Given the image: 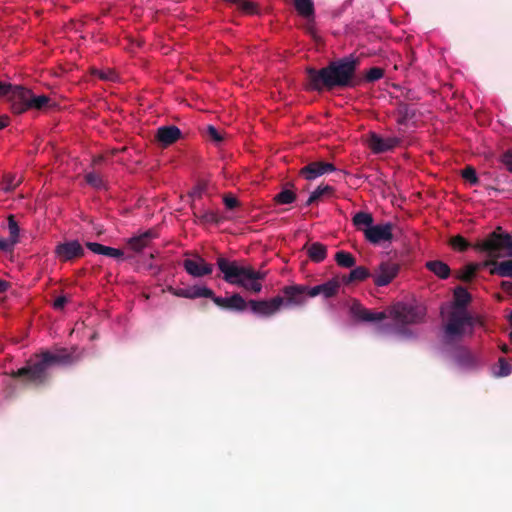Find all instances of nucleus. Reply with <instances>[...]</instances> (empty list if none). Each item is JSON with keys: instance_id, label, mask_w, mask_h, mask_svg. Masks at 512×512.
<instances>
[{"instance_id": "f257e3e1", "label": "nucleus", "mask_w": 512, "mask_h": 512, "mask_svg": "<svg viewBox=\"0 0 512 512\" xmlns=\"http://www.w3.org/2000/svg\"><path fill=\"white\" fill-rule=\"evenodd\" d=\"M471 301V295L463 287L454 290V301L447 308L442 309L446 317L444 336L446 340L459 339L471 335L475 325V319L468 313L466 305Z\"/></svg>"}, {"instance_id": "f03ea898", "label": "nucleus", "mask_w": 512, "mask_h": 512, "mask_svg": "<svg viewBox=\"0 0 512 512\" xmlns=\"http://www.w3.org/2000/svg\"><path fill=\"white\" fill-rule=\"evenodd\" d=\"M355 69L356 61L352 57L332 62L321 70L309 69V88L321 91L323 88L352 86Z\"/></svg>"}, {"instance_id": "7ed1b4c3", "label": "nucleus", "mask_w": 512, "mask_h": 512, "mask_svg": "<svg viewBox=\"0 0 512 512\" xmlns=\"http://www.w3.org/2000/svg\"><path fill=\"white\" fill-rule=\"evenodd\" d=\"M477 248L490 258L486 265L493 266L490 270L492 274L512 277V258L501 262L496 261L498 258L512 257V237L510 235L493 232L487 239L479 242Z\"/></svg>"}, {"instance_id": "20e7f679", "label": "nucleus", "mask_w": 512, "mask_h": 512, "mask_svg": "<svg viewBox=\"0 0 512 512\" xmlns=\"http://www.w3.org/2000/svg\"><path fill=\"white\" fill-rule=\"evenodd\" d=\"M217 266L227 283L255 294L261 292L262 280L266 277L265 272L254 270L251 266L224 257L217 259Z\"/></svg>"}, {"instance_id": "39448f33", "label": "nucleus", "mask_w": 512, "mask_h": 512, "mask_svg": "<svg viewBox=\"0 0 512 512\" xmlns=\"http://www.w3.org/2000/svg\"><path fill=\"white\" fill-rule=\"evenodd\" d=\"M81 358V352L76 348L68 352L64 348L57 349L51 353L46 351L41 358L36 361H30L26 367L19 369L13 373L16 377L26 376L31 382H42L45 378L46 371L51 365H69L73 364Z\"/></svg>"}, {"instance_id": "423d86ee", "label": "nucleus", "mask_w": 512, "mask_h": 512, "mask_svg": "<svg viewBox=\"0 0 512 512\" xmlns=\"http://www.w3.org/2000/svg\"><path fill=\"white\" fill-rule=\"evenodd\" d=\"M389 315L395 323V333L405 334V330L400 327L420 321L423 317V311L413 305L397 303L391 307Z\"/></svg>"}, {"instance_id": "0eeeda50", "label": "nucleus", "mask_w": 512, "mask_h": 512, "mask_svg": "<svg viewBox=\"0 0 512 512\" xmlns=\"http://www.w3.org/2000/svg\"><path fill=\"white\" fill-rule=\"evenodd\" d=\"M284 305V299L280 296L269 300H250L248 306L251 311L261 317H270L276 314Z\"/></svg>"}, {"instance_id": "6e6552de", "label": "nucleus", "mask_w": 512, "mask_h": 512, "mask_svg": "<svg viewBox=\"0 0 512 512\" xmlns=\"http://www.w3.org/2000/svg\"><path fill=\"white\" fill-rule=\"evenodd\" d=\"M31 91L19 85H12L8 101L14 113L21 114L30 109Z\"/></svg>"}, {"instance_id": "1a4fd4ad", "label": "nucleus", "mask_w": 512, "mask_h": 512, "mask_svg": "<svg viewBox=\"0 0 512 512\" xmlns=\"http://www.w3.org/2000/svg\"><path fill=\"white\" fill-rule=\"evenodd\" d=\"M392 229L393 225L391 223L372 225L368 229H364V236L367 241L377 245L382 242L391 241L393 237Z\"/></svg>"}, {"instance_id": "9d476101", "label": "nucleus", "mask_w": 512, "mask_h": 512, "mask_svg": "<svg viewBox=\"0 0 512 512\" xmlns=\"http://www.w3.org/2000/svg\"><path fill=\"white\" fill-rule=\"evenodd\" d=\"M83 254L84 249L77 240L59 243L55 247V256L62 262L71 261L75 258L83 256Z\"/></svg>"}, {"instance_id": "9b49d317", "label": "nucleus", "mask_w": 512, "mask_h": 512, "mask_svg": "<svg viewBox=\"0 0 512 512\" xmlns=\"http://www.w3.org/2000/svg\"><path fill=\"white\" fill-rule=\"evenodd\" d=\"M183 267L189 275L195 278L210 275L213 272V265L207 263L199 256L185 259L183 261Z\"/></svg>"}, {"instance_id": "f8f14e48", "label": "nucleus", "mask_w": 512, "mask_h": 512, "mask_svg": "<svg viewBox=\"0 0 512 512\" xmlns=\"http://www.w3.org/2000/svg\"><path fill=\"white\" fill-rule=\"evenodd\" d=\"M366 143L373 153L379 154L395 148L399 143V139L397 137L383 138L376 133H370L366 139Z\"/></svg>"}, {"instance_id": "ddd939ff", "label": "nucleus", "mask_w": 512, "mask_h": 512, "mask_svg": "<svg viewBox=\"0 0 512 512\" xmlns=\"http://www.w3.org/2000/svg\"><path fill=\"white\" fill-rule=\"evenodd\" d=\"M399 267L393 262H382L374 273V283L377 286L388 285L398 274Z\"/></svg>"}, {"instance_id": "4468645a", "label": "nucleus", "mask_w": 512, "mask_h": 512, "mask_svg": "<svg viewBox=\"0 0 512 512\" xmlns=\"http://www.w3.org/2000/svg\"><path fill=\"white\" fill-rule=\"evenodd\" d=\"M308 287L304 285H291L286 286L283 289V293L286 297L284 299L283 306H301L306 301V295H308Z\"/></svg>"}, {"instance_id": "2eb2a0df", "label": "nucleus", "mask_w": 512, "mask_h": 512, "mask_svg": "<svg viewBox=\"0 0 512 512\" xmlns=\"http://www.w3.org/2000/svg\"><path fill=\"white\" fill-rule=\"evenodd\" d=\"M335 167L331 163H323V162H313L306 165L301 170V174L307 180H314L317 177L326 174L328 172H333Z\"/></svg>"}, {"instance_id": "dca6fc26", "label": "nucleus", "mask_w": 512, "mask_h": 512, "mask_svg": "<svg viewBox=\"0 0 512 512\" xmlns=\"http://www.w3.org/2000/svg\"><path fill=\"white\" fill-rule=\"evenodd\" d=\"M350 311L354 318L365 322L380 321L386 317L384 312L369 311L357 302L352 304Z\"/></svg>"}, {"instance_id": "f3484780", "label": "nucleus", "mask_w": 512, "mask_h": 512, "mask_svg": "<svg viewBox=\"0 0 512 512\" xmlns=\"http://www.w3.org/2000/svg\"><path fill=\"white\" fill-rule=\"evenodd\" d=\"M181 131L176 126H162L157 129V140L163 146H168L180 138Z\"/></svg>"}, {"instance_id": "a211bd4d", "label": "nucleus", "mask_w": 512, "mask_h": 512, "mask_svg": "<svg viewBox=\"0 0 512 512\" xmlns=\"http://www.w3.org/2000/svg\"><path fill=\"white\" fill-rule=\"evenodd\" d=\"M339 289V283L336 280H330L326 283L316 285L312 288L308 287V296L315 297L323 295L325 298H329L337 293Z\"/></svg>"}, {"instance_id": "6ab92c4d", "label": "nucleus", "mask_w": 512, "mask_h": 512, "mask_svg": "<svg viewBox=\"0 0 512 512\" xmlns=\"http://www.w3.org/2000/svg\"><path fill=\"white\" fill-rule=\"evenodd\" d=\"M456 363L462 370H471L480 364V359L468 350H460L456 354Z\"/></svg>"}, {"instance_id": "aec40b11", "label": "nucleus", "mask_w": 512, "mask_h": 512, "mask_svg": "<svg viewBox=\"0 0 512 512\" xmlns=\"http://www.w3.org/2000/svg\"><path fill=\"white\" fill-rule=\"evenodd\" d=\"M154 237V234L151 231H146L139 236H135L129 240V245L131 249L136 252H140L143 248L147 247Z\"/></svg>"}, {"instance_id": "412c9836", "label": "nucleus", "mask_w": 512, "mask_h": 512, "mask_svg": "<svg viewBox=\"0 0 512 512\" xmlns=\"http://www.w3.org/2000/svg\"><path fill=\"white\" fill-rule=\"evenodd\" d=\"M307 254L312 261L319 263L326 258L327 249L325 245L314 242L307 247Z\"/></svg>"}, {"instance_id": "4be33fe9", "label": "nucleus", "mask_w": 512, "mask_h": 512, "mask_svg": "<svg viewBox=\"0 0 512 512\" xmlns=\"http://www.w3.org/2000/svg\"><path fill=\"white\" fill-rule=\"evenodd\" d=\"M352 222L358 230L364 232V229L373 225V217L370 213L360 211L353 216Z\"/></svg>"}, {"instance_id": "5701e85b", "label": "nucleus", "mask_w": 512, "mask_h": 512, "mask_svg": "<svg viewBox=\"0 0 512 512\" xmlns=\"http://www.w3.org/2000/svg\"><path fill=\"white\" fill-rule=\"evenodd\" d=\"M426 267L441 279L448 278L450 274L449 266L442 261H429L426 263Z\"/></svg>"}, {"instance_id": "b1692460", "label": "nucleus", "mask_w": 512, "mask_h": 512, "mask_svg": "<svg viewBox=\"0 0 512 512\" xmlns=\"http://www.w3.org/2000/svg\"><path fill=\"white\" fill-rule=\"evenodd\" d=\"M188 299L213 297V291L205 285H193L187 287Z\"/></svg>"}, {"instance_id": "393cba45", "label": "nucleus", "mask_w": 512, "mask_h": 512, "mask_svg": "<svg viewBox=\"0 0 512 512\" xmlns=\"http://www.w3.org/2000/svg\"><path fill=\"white\" fill-rule=\"evenodd\" d=\"M296 10L304 17H310L313 12L312 0H294Z\"/></svg>"}, {"instance_id": "a878e982", "label": "nucleus", "mask_w": 512, "mask_h": 512, "mask_svg": "<svg viewBox=\"0 0 512 512\" xmlns=\"http://www.w3.org/2000/svg\"><path fill=\"white\" fill-rule=\"evenodd\" d=\"M335 260L339 266L350 268L355 265V258L348 252L339 251L335 255Z\"/></svg>"}, {"instance_id": "bb28decb", "label": "nucleus", "mask_w": 512, "mask_h": 512, "mask_svg": "<svg viewBox=\"0 0 512 512\" xmlns=\"http://www.w3.org/2000/svg\"><path fill=\"white\" fill-rule=\"evenodd\" d=\"M51 99L46 95H34L31 93L30 109H42L49 106Z\"/></svg>"}, {"instance_id": "cd10ccee", "label": "nucleus", "mask_w": 512, "mask_h": 512, "mask_svg": "<svg viewBox=\"0 0 512 512\" xmlns=\"http://www.w3.org/2000/svg\"><path fill=\"white\" fill-rule=\"evenodd\" d=\"M248 303L244 300V298L239 294H234L229 297L228 309L243 311L245 310Z\"/></svg>"}, {"instance_id": "c85d7f7f", "label": "nucleus", "mask_w": 512, "mask_h": 512, "mask_svg": "<svg viewBox=\"0 0 512 512\" xmlns=\"http://www.w3.org/2000/svg\"><path fill=\"white\" fill-rule=\"evenodd\" d=\"M369 275H370L369 271L366 268L359 266L350 272L347 281L348 282L362 281V280H365Z\"/></svg>"}, {"instance_id": "c756f323", "label": "nucleus", "mask_w": 512, "mask_h": 512, "mask_svg": "<svg viewBox=\"0 0 512 512\" xmlns=\"http://www.w3.org/2000/svg\"><path fill=\"white\" fill-rule=\"evenodd\" d=\"M21 182V178L17 177L16 175H6L3 180V186L2 189L5 192H10L14 190Z\"/></svg>"}, {"instance_id": "7c9ffc66", "label": "nucleus", "mask_w": 512, "mask_h": 512, "mask_svg": "<svg viewBox=\"0 0 512 512\" xmlns=\"http://www.w3.org/2000/svg\"><path fill=\"white\" fill-rule=\"evenodd\" d=\"M511 371V366L505 361V359L500 358L497 368L493 369V374L496 377H505L508 376Z\"/></svg>"}, {"instance_id": "2f4dec72", "label": "nucleus", "mask_w": 512, "mask_h": 512, "mask_svg": "<svg viewBox=\"0 0 512 512\" xmlns=\"http://www.w3.org/2000/svg\"><path fill=\"white\" fill-rule=\"evenodd\" d=\"M332 191V188L328 185L326 186H319L316 190H314L308 200H307V204L310 205L312 204L313 202L317 201L320 197H322L323 195L325 194H330Z\"/></svg>"}, {"instance_id": "473e14b6", "label": "nucleus", "mask_w": 512, "mask_h": 512, "mask_svg": "<svg viewBox=\"0 0 512 512\" xmlns=\"http://www.w3.org/2000/svg\"><path fill=\"white\" fill-rule=\"evenodd\" d=\"M295 200V194L291 190H283L275 196L278 204H290Z\"/></svg>"}, {"instance_id": "72a5a7b5", "label": "nucleus", "mask_w": 512, "mask_h": 512, "mask_svg": "<svg viewBox=\"0 0 512 512\" xmlns=\"http://www.w3.org/2000/svg\"><path fill=\"white\" fill-rule=\"evenodd\" d=\"M476 273L474 265H468L458 272V278L463 281H470Z\"/></svg>"}, {"instance_id": "f704fd0d", "label": "nucleus", "mask_w": 512, "mask_h": 512, "mask_svg": "<svg viewBox=\"0 0 512 512\" xmlns=\"http://www.w3.org/2000/svg\"><path fill=\"white\" fill-rule=\"evenodd\" d=\"M462 177L467 181L469 182L470 184L472 185H476L478 183V177H477V174H476V171L473 167L471 166H467L463 171H462Z\"/></svg>"}, {"instance_id": "c9c22d12", "label": "nucleus", "mask_w": 512, "mask_h": 512, "mask_svg": "<svg viewBox=\"0 0 512 512\" xmlns=\"http://www.w3.org/2000/svg\"><path fill=\"white\" fill-rule=\"evenodd\" d=\"M8 230H9V238L13 239L15 242H18L19 238V227L14 220L13 216H10L8 219Z\"/></svg>"}, {"instance_id": "e433bc0d", "label": "nucleus", "mask_w": 512, "mask_h": 512, "mask_svg": "<svg viewBox=\"0 0 512 512\" xmlns=\"http://www.w3.org/2000/svg\"><path fill=\"white\" fill-rule=\"evenodd\" d=\"M86 182L95 188H101L103 186V181L97 173L90 172L86 175Z\"/></svg>"}, {"instance_id": "4c0bfd02", "label": "nucleus", "mask_w": 512, "mask_h": 512, "mask_svg": "<svg viewBox=\"0 0 512 512\" xmlns=\"http://www.w3.org/2000/svg\"><path fill=\"white\" fill-rule=\"evenodd\" d=\"M451 245L454 249L464 251L469 246L468 242L462 236H455L451 239Z\"/></svg>"}, {"instance_id": "58836bf2", "label": "nucleus", "mask_w": 512, "mask_h": 512, "mask_svg": "<svg viewBox=\"0 0 512 512\" xmlns=\"http://www.w3.org/2000/svg\"><path fill=\"white\" fill-rule=\"evenodd\" d=\"M201 221L205 223H218L220 221V217L217 212L209 210L202 214Z\"/></svg>"}, {"instance_id": "ea45409f", "label": "nucleus", "mask_w": 512, "mask_h": 512, "mask_svg": "<svg viewBox=\"0 0 512 512\" xmlns=\"http://www.w3.org/2000/svg\"><path fill=\"white\" fill-rule=\"evenodd\" d=\"M207 135L216 143H220L223 140L222 134L212 125L207 127Z\"/></svg>"}, {"instance_id": "a19ab883", "label": "nucleus", "mask_w": 512, "mask_h": 512, "mask_svg": "<svg viewBox=\"0 0 512 512\" xmlns=\"http://www.w3.org/2000/svg\"><path fill=\"white\" fill-rule=\"evenodd\" d=\"M382 76H383L382 69L377 68V67L371 68L366 75L367 80H369V81L379 80L380 78H382Z\"/></svg>"}, {"instance_id": "79ce46f5", "label": "nucleus", "mask_w": 512, "mask_h": 512, "mask_svg": "<svg viewBox=\"0 0 512 512\" xmlns=\"http://www.w3.org/2000/svg\"><path fill=\"white\" fill-rule=\"evenodd\" d=\"M16 243L17 242H15L13 239H11L9 237L8 238H0V250L11 251Z\"/></svg>"}, {"instance_id": "37998d69", "label": "nucleus", "mask_w": 512, "mask_h": 512, "mask_svg": "<svg viewBox=\"0 0 512 512\" xmlns=\"http://www.w3.org/2000/svg\"><path fill=\"white\" fill-rule=\"evenodd\" d=\"M102 255L108 256V257H111V258H120V257L123 256V252L121 250H119V249L105 246Z\"/></svg>"}, {"instance_id": "c03bdc74", "label": "nucleus", "mask_w": 512, "mask_h": 512, "mask_svg": "<svg viewBox=\"0 0 512 512\" xmlns=\"http://www.w3.org/2000/svg\"><path fill=\"white\" fill-rule=\"evenodd\" d=\"M86 246L89 250H91L93 253L95 254H99V255H102L103 254V251H104V248L105 246L102 245V244H99V243H95V242H87L86 243Z\"/></svg>"}, {"instance_id": "a18cd8bd", "label": "nucleus", "mask_w": 512, "mask_h": 512, "mask_svg": "<svg viewBox=\"0 0 512 512\" xmlns=\"http://www.w3.org/2000/svg\"><path fill=\"white\" fill-rule=\"evenodd\" d=\"M168 291L170 293H172L174 296L188 299L187 287L186 288H173V287H169Z\"/></svg>"}, {"instance_id": "49530a36", "label": "nucleus", "mask_w": 512, "mask_h": 512, "mask_svg": "<svg viewBox=\"0 0 512 512\" xmlns=\"http://www.w3.org/2000/svg\"><path fill=\"white\" fill-rule=\"evenodd\" d=\"M210 298L217 306L228 309L229 297H218L213 294Z\"/></svg>"}, {"instance_id": "de8ad7c7", "label": "nucleus", "mask_w": 512, "mask_h": 512, "mask_svg": "<svg viewBox=\"0 0 512 512\" xmlns=\"http://www.w3.org/2000/svg\"><path fill=\"white\" fill-rule=\"evenodd\" d=\"M12 85L5 82H0V98L6 97L9 99V94L11 93Z\"/></svg>"}, {"instance_id": "09e8293b", "label": "nucleus", "mask_w": 512, "mask_h": 512, "mask_svg": "<svg viewBox=\"0 0 512 512\" xmlns=\"http://www.w3.org/2000/svg\"><path fill=\"white\" fill-rule=\"evenodd\" d=\"M503 164L512 172V151H507L502 157Z\"/></svg>"}, {"instance_id": "8fccbe9b", "label": "nucleus", "mask_w": 512, "mask_h": 512, "mask_svg": "<svg viewBox=\"0 0 512 512\" xmlns=\"http://www.w3.org/2000/svg\"><path fill=\"white\" fill-rule=\"evenodd\" d=\"M224 204L227 208L233 209L238 205V201L235 197L227 195L224 197Z\"/></svg>"}, {"instance_id": "3c124183", "label": "nucleus", "mask_w": 512, "mask_h": 512, "mask_svg": "<svg viewBox=\"0 0 512 512\" xmlns=\"http://www.w3.org/2000/svg\"><path fill=\"white\" fill-rule=\"evenodd\" d=\"M99 77L104 80L113 81L116 79V75L113 71L107 70V71H101L99 73Z\"/></svg>"}, {"instance_id": "603ef678", "label": "nucleus", "mask_w": 512, "mask_h": 512, "mask_svg": "<svg viewBox=\"0 0 512 512\" xmlns=\"http://www.w3.org/2000/svg\"><path fill=\"white\" fill-rule=\"evenodd\" d=\"M66 303L67 298L65 296H60L54 301L53 306L55 309H62Z\"/></svg>"}, {"instance_id": "864d4df0", "label": "nucleus", "mask_w": 512, "mask_h": 512, "mask_svg": "<svg viewBox=\"0 0 512 512\" xmlns=\"http://www.w3.org/2000/svg\"><path fill=\"white\" fill-rule=\"evenodd\" d=\"M8 125V118L6 116L0 117V130Z\"/></svg>"}, {"instance_id": "5fc2aeb1", "label": "nucleus", "mask_w": 512, "mask_h": 512, "mask_svg": "<svg viewBox=\"0 0 512 512\" xmlns=\"http://www.w3.org/2000/svg\"><path fill=\"white\" fill-rule=\"evenodd\" d=\"M8 287V283L3 281V280H0V292H4Z\"/></svg>"}, {"instance_id": "6e6d98bb", "label": "nucleus", "mask_w": 512, "mask_h": 512, "mask_svg": "<svg viewBox=\"0 0 512 512\" xmlns=\"http://www.w3.org/2000/svg\"><path fill=\"white\" fill-rule=\"evenodd\" d=\"M510 322H511V325H512V313L510 314ZM510 339L512 340V329H511V332H510Z\"/></svg>"}, {"instance_id": "4d7b16f0", "label": "nucleus", "mask_w": 512, "mask_h": 512, "mask_svg": "<svg viewBox=\"0 0 512 512\" xmlns=\"http://www.w3.org/2000/svg\"><path fill=\"white\" fill-rule=\"evenodd\" d=\"M502 350H503V352H505V353H507V352L509 351V350H508V348H507V346H503V347H502Z\"/></svg>"}]
</instances>
